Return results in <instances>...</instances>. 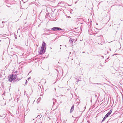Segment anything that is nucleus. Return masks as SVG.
I'll return each mask as SVG.
<instances>
[{"label": "nucleus", "instance_id": "obj_1", "mask_svg": "<svg viewBox=\"0 0 123 123\" xmlns=\"http://www.w3.org/2000/svg\"><path fill=\"white\" fill-rule=\"evenodd\" d=\"M46 45V44L45 43L43 42L41 47V49H40L38 51L39 54H43L45 52L46 47H45V46Z\"/></svg>", "mask_w": 123, "mask_h": 123}, {"label": "nucleus", "instance_id": "obj_2", "mask_svg": "<svg viewBox=\"0 0 123 123\" xmlns=\"http://www.w3.org/2000/svg\"><path fill=\"white\" fill-rule=\"evenodd\" d=\"M17 78V77L15 76L14 75L12 74L8 76L9 78L8 81H9L12 82L13 80L16 79Z\"/></svg>", "mask_w": 123, "mask_h": 123}, {"label": "nucleus", "instance_id": "obj_3", "mask_svg": "<svg viewBox=\"0 0 123 123\" xmlns=\"http://www.w3.org/2000/svg\"><path fill=\"white\" fill-rule=\"evenodd\" d=\"M112 109L110 110L107 113V114L105 115V117L103 118L102 120V122L104 121L111 114L112 112Z\"/></svg>", "mask_w": 123, "mask_h": 123}, {"label": "nucleus", "instance_id": "obj_4", "mask_svg": "<svg viewBox=\"0 0 123 123\" xmlns=\"http://www.w3.org/2000/svg\"><path fill=\"white\" fill-rule=\"evenodd\" d=\"M51 29L54 31H56L58 30H63L62 29L58 27H54L52 28Z\"/></svg>", "mask_w": 123, "mask_h": 123}, {"label": "nucleus", "instance_id": "obj_5", "mask_svg": "<svg viewBox=\"0 0 123 123\" xmlns=\"http://www.w3.org/2000/svg\"><path fill=\"white\" fill-rule=\"evenodd\" d=\"M74 105H73L72 106V107H71V108L70 113H71L73 112V111L74 110Z\"/></svg>", "mask_w": 123, "mask_h": 123}, {"label": "nucleus", "instance_id": "obj_6", "mask_svg": "<svg viewBox=\"0 0 123 123\" xmlns=\"http://www.w3.org/2000/svg\"><path fill=\"white\" fill-rule=\"evenodd\" d=\"M90 98H91V97H90L89 96H88L87 97H86V99H87L88 100H89L90 99Z\"/></svg>", "mask_w": 123, "mask_h": 123}, {"label": "nucleus", "instance_id": "obj_7", "mask_svg": "<svg viewBox=\"0 0 123 123\" xmlns=\"http://www.w3.org/2000/svg\"><path fill=\"white\" fill-rule=\"evenodd\" d=\"M69 41L71 42V44H73V42L74 41V39H73L70 38L69 40Z\"/></svg>", "mask_w": 123, "mask_h": 123}, {"label": "nucleus", "instance_id": "obj_8", "mask_svg": "<svg viewBox=\"0 0 123 123\" xmlns=\"http://www.w3.org/2000/svg\"><path fill=\"white\" fill-rule=\"evenodd\" d=\"M10 53H11V54H9L12 56L13 55H14V52H10Z\"/></svg>", "mask_w": 123, "mask_h": 123}, {"label": "nucleus", "instance_id": "obj_9", "mask_svg": "<svg viewBox=\"0 0 123 123\" xmlns=\"http://www.w3.org/2000/svg\"><path fill=\"white\" fill-rule=\"evenodd\" d=\"M41 117V116H40V115H38L37 117H38L39 118H40Z\"/></svg>", "mask_w": 123, "mask_h": 123}, {"label": "nucleus", "instance_id": "obj_10", "mask_svg": "<svg viewBox=\"0 0 123 123\" xmlns=\"http://www.w3.org/2000/svg\"><path fill=\"white\" fill-rule=\"evenodd\" d=\"M62 4H63V2H59V3H58V5H60V4H62Z\"/></svg>", "mask_w": 123, "mask_h": 123}, {"label": "nucleus", "instance_id": "obj_11", "mask_svg": "<svg viewBox=\"0 0 123 123\" xmlns=\"http://www.w3.org/2000/svg\"><path fill=\"white\" fill-rule=\"evenodd\" d=\"M98 84V85H101V84H100V83H96V84Z\"/></svg>", "mask_w": 123, "mask_h": 123}, {"label": "nucleus", "instance_id": "obj_12", "mask_svg": "<svg viewBox=\"0 0 123 123\" xmlns=\"http://www.w3.org/2000/svg\"><path fill=\"white\" fill-rule=\"evenodd\" d=\"M15 39H17V36L16 35H15Z\"/></svg>", "mask_w": 123, "mask_h": 123}, {"label": "nucleus", "instance_id": "obj_13", "mask_svg": "<svg viewBox=\"0 0 123 123\" xmlns=\"http://www.w3.org/2000/svg\"><path fill=\"white\" fill-rule=\"evenodd\" d=\"M27 82H28L27 81V80H26L25 83V85H26V84L27 83Z\"/></svg>", "mask_w": 123, "mask_h": 123}, {"label": "nucleus", "instance_id": "obj_14", "mask_svg": "<svg viewBox=\"0 0 123 123\" xmlns=\"http://www.w3.org/2000/svg\"><path fill=\"white\" fill-rule=\"evenodd\" d=\"M40 100V98H39L37 100L38 101V102Z\"/></svg>", "mask_w": 123, "mask_h": 123}, {"label": "nucleus", "instance_id": "obj_15", "mask_svg": "<svg viewBox=\"0 0 123 123\" xmlns=\"http://www.w3.org/2000/svg\"><path fill=\"white\" fill-rule=\"evenodd\" d=\"M19 80H18V79H17L16 80H15V81H18Z\"/></svg>", "mask_w": 123, "mask_h": 123}, {"label": "nucleus", "instance_id": "obj_16", "mask_svg": "<svg viewBox=\"0 0 123 123\" xmlns=\"http://www.w3.org/2000/svg\"><path fill=\"white\" fill-rule=\"evenodd\" d=\"M4 26V25L3 24L1 26V27H3Z\"/></svg>", "mask_w": 123, "mask_h": 123}, {"label": "nucleus", "instance_id": "obj_17", "mask_svg": "<svg viewBox=\"0 0 123 123\" xmlns=\"http://www.w3.org/2000/svg\"><path fill=\"white\" fill-rule=\"evenodd\" d=\"M30 79V77H29L28 78V79H27V80H29Z\"/></svg>", "mask_w": 123, "mask_h": 123}, {"label": "nucleus", "instance_id": "obj_18", "mask_svg": "<svg viewBox=\"0 0 123 123\" xmlns=\"http://www.w3.org/2000/svg\"><path fill=\"white\" fill-rule=\"evenodd\" d=\"M5 22H4V21H3L2 22V23L3 24V23H5Z\"/></svg>", "mask_w": 123, "mask_h": 123}, {"label": "nucleus", "instance_id": "obj_19", "mask_svg": "<svg viewBox=\"0 0 123 123\" xmlns=\"http://www.w3.org/2000/svg\"><path fill=\"white\" fill-rule=\"evenodd\" d=\"M102 36V35H100L99 36H97V37H99V36H100V37H101V36Z\"/></svg>", "mask_w": 123, "mask_h": 123}, {"label": "nucleus", "instance_id": "obj_20", "mask_svg": "<svg viewBox=\"0 0 123 123\" xmlns=\"http://www.w3.org/2000/svg\"><path fill=\"white\" fill-rule=\"evenodd\" d=\"M107 62V61L106 60H105V63H106Z\"/></svg>", "mask_w": 123, "mask_h": 123}, {"label": "nucleus", "instance_id": "obj_21", "mask_svg": "<svg viewBox=\"0 0 123 123\" xmlns=\"http://www.w3.org/2000/svg\"><path fill=\"white\" fill-rule=\"evenodd\" d=\"M101 57L102 58H104V57L103 56H102Z\"/></svg>", "mask_w": 123, "mask_h": 123}, {"label": "nucleus", "instance_id": "obj_22", "mask_svg": "<svg viewBox=\"0 0 123 123\" xmlns=\"http://www.w3.org/2000/svg\"><path fill=\"white\" fill-rule=\"evenodd\" d=\"M100 65L102 67L103 66V65L101 64H100Z\"/></svg>", "mask_w": 123, "mask_h": 123}, {"label": "nucleus", "instance_id": "obj_23", "mask_svg": "<svg viewBox=\"0 0 123 123\" xmlns=\"http://www.w3.org/2000/svg\"><path fill=\"white\" fill-rule=\"evenodd\" d=\"M5 93V92H4L3 94H2V95H4V94Z\"/></svg>", "mask_w": 123, "mask_h": 123}, {"label": "nucleus", "instance_id": "obj_24", "mask_svg": "<svg viewBox=\"0 0 123 123\" xmlns=\"http://www.w3.org/2000/svg\"><path fill=\"white\" fill-rule=\"evenodd\" d=\"M77 3V1H76V2H75V4H76V3Z\"/></svg>", "mask_w": 123, "mask_h": 123}, {"label": "nucleus", "instance_id": "obj_25", "mask_svg": "<svg viewBox=\"0 0 123 123\" xmlns=\"http://www.w3.org/2000/svg\"><path fill=\"white\" fill-rule=\"evenodd\" d=\"M96 25H98V24H97V23H96Z\"/></svg>", "mask_w": 123, "mask_h": 123}, {"label": "nucleus", "instance_id": "obj_26", "mask_svg": "<svg viewBox=\"0 0 123 123\" xmlns=\"http://www.w3.org/2000/svg\"><path fill=\"white\" fill-rule=\"evenodd\" d=\"M85 53V52H82V53Z\"/></svg>", "mask_w": 123, "mask_h": 123}, {"label": "nucleus", "instance_id": "obj_27", "mask_svg": "<svg viewBox=\"0 0 123 123\" xmlns=\"http://www.w3.org/2000/svg\"><path fill=\"white\" fill-rule=\"evenodd\" d=\"M80 81V80H78L77 81H78H78Z\"/></svg>", "mask_w": 123, "mask_h": 123}, {"label": "nucleus", "instance_id": "obj_28", "mask_svg": "<svg viewBox=\"0 0 123 123\" xmlns=\"http://www.w3.org/2000/svg\"><path fill=\"white\" fill-rule=\"evenodd\" d=\"M55 90H56V89L55 88Z\"/></svg>", "mask_w": 123, "mask_h": 123}, {"label": "nucleus", "instance_id": "obj_29", "mask_svg": "<svg viewBox=\"0 0 123 123\" xmlns=\"http://www.w3.org/2000/svg\"><path fill=\"white\" fill-rule=\"evenodd\" d=\"M114 55H113V56Z\"/></svg>", "mask_w": 123, "mask_h": 123}, {"label": "nucleus", "instance_id": "obj_30", "mask_svg": "<svg viewBox=\"0 0 123 123\" xmlns=\"http://www.w3.org/2000/svg\"><path fill=\"white\" fill-rule=\"evenodd\" d=\"M54 104V103L53 102V105Z\"/></svg>", "mask_w": 123, "mask_h": 123}, {"label": "nucleus", "instance_id": "obj_31", "mask_svg": "<svg viewBox=\"0 0 123 123\" xmlns=\"http://www.w3.org/2000/svg\"><path fill=\"white\" fill-rule=\"evenodd\" d=\"M1 40H0V42H1Z\"/></svg>", "mask_w": 123, "mask_h": 123}, {"label": "nucleus", "instance_id": "obj_32", "mask_svg": "<svg viewBox=\"0 0 123 123\" xmlns=\"http://www.w3.org/2000/svg\"><path fill=\"white\" fill-rule=\"evenodd\" d=\"M64 122V123H65L64 122Z\"/></svg>", "mask_w": 123, "mask_h": 123}, {"label": "nucleus", "instance_id": "obj_33", "mask_svg": "<svg viewBox=\"0 0 123 123\" xmlns=\"http://www.w3.org/2000/svg\"><path fill=\"white\" fill-rule=\"evenodd\" d=\"M41 123H42V122H41Z\"/></svg>", "mask_w": 123, "mask_h": 123}, {"label": "nucleus", "instance_id": "obj_34", "mask_svg": "<svg viewBox=\"0 0 123 123\" xmlns=\"http://www.w3.org/2000/svg\"><path fill=\"white\" fill-rule=\"evenodd\" d=\"M79 0H78V1Z\"/></svg>", "mask_w": 123, "mask_h": 123}]
</instances>
